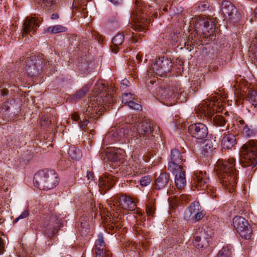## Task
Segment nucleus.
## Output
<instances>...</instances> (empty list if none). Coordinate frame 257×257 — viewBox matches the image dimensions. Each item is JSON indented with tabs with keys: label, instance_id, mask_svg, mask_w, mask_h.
Wrapping results in <instances>:
<instances>
[{
	"label": "nucleus",
	"instance_id": "15",
	"mask_svg": "<svg viewBox=\"0 0 257 257\" xmlns=\"http://www.w3.org/2000/svg\"><path fill=\"white\" fill-rule=\"evenodd\" d=\"M125 132V130L120 126L112 127L106 135L104 141L111 144L120 141L124 137Z\"/></svg>",
	"mask_w": 257,
	"mask_h": 257
},
{
	"label": "nucleus",
	"instance_id": "34",
	"mask_svg": "<svg viewBox=\"0 0 257 257\" xmlns=\"http://www.w3.org/2000/svg\"><path fill=\"white\" fill-rule=\"evenodd\" d=\"M89 88L90 86L88 85H85L76 93L75 97L77 99H79L84 97L88 92Z\"/></svg>",
	"mask_w": 257,
	"mask_h": 257
},
{
	"label": "nucleus",
	"instance_id": "38",
	"mask_svg": "<svg viewBox=\"0 0 257 257\" xmlns=\"http://www.w3.org/2000/svg\"><path fill=\"white\" fill-rule=\"evenodd\" d=\"M110 253L108 250H100L95 251V257H110Z\"/></svg>",
	"mask_w": 257,
	"mask_h": 257
},
{
	"label": "nucleus",
	"instance_id": "42",
	"mask_svg": "<svg viewBox=\"0 0 257 257\" xmlns=\"http://www.w3.org/2000/svg\"><path fill=\"white\" fill-rule=\"evenodd\" d=\"M14 103L15 101L13 99L6 101L3 105V109L5 111L8 110Z\"/></svg>",
	"mask_w": 257,
	"mask_h": 257
},
{
	"label": "nucleus",
	"instance_id": "45",
	"mask_svg": "<svg viewBox=\"0 0 257 257\" xmlns=\"http://www.w3.org/2000/svg\"><path fill=\"white\" fill-rule=\"evenodd\" d=\"M29 215V212L27 210L24 211L22 214L19 216L17 218H16L14 221V222H18L20 219L26 218Z\"/></svg>",
	"mask_w": 257,
	"mask_h": 257
},
{
	"label": "nucleus",
	"instance_id": "25",
	"mask_svg": "<svg viewBox=\"0 0 257 257\" xmlns=\"http://www.w3.org/2000/svg\"><path fill=\"white\" fill-rule=\"evenodd\" d=\"M34 1L46 10H54L56 8V0H34Z\"/></svg>",
	"mask_w": 257,
	"mask_h": 257
},
{
	"label": "nucleus",
	"instance_id": "56",
	"mask_svg": "<svg viewBox=\"0 0 257 257\" xmlns=\"http://www.w3.org/2000/svg\"><path fill=\"white\" fill-rule=\"evenodd\" d=\"M109 151H107V152H101L100 154V157L101 158V159L102 160H104L105 159V156L106 157V154Z\"/></svg>",
	"mask_w": 257,
	"mask_h": 257
},
{
	"label": "nucleus",
	"instance_id": "49",
	"mask_svg": "<svg viewBox=\"0 0 257 257\" xmlns=\"http://www.w3.org/2000/svg\"><path fill=\"white\" fill-rule=\"evenodd\" d=\"M5 251V244L3 239L0 237V255L3 254Z\"/></svg>",
	"mask_w": 257,
	"mask_h": 257
},
{
	"label": "nucleus",
	"instance_id": "59",
	"mask_svg": "<svg viewBox=\"0 0 257 257\" xmlns=\"http://www.w3.org/2000/svg\"><path fill=\"white\" fill-rule=\"evenodd\" d=\"M92 211L93 212H94V215H96V212H95V206H94V207H92Z\"/></svg>",
	"mask_w": 257,
	"mask_h": 257
},
{
	"label": "nucleus",
	"instance_id": "6",
	"mask_svg": "<svg viewBox=\"0 0 257 257\" xmlns=\"http://www.w3.org/2000/svg\"><path fill=\"white\" fill-rule=\"evenodd\" d=\"M26 70L30 77H35L40 74L47 62L39 56H32L25 59Z\"/></svg>",
	"mask_w": 257,
	"mask_h": 257
},
{
	"label": "nucleus",
	"instance_id": "43",
	"mask_svg": "<svg viewBox=\"0 0 257 257\" xmlns=\"http://www.w3.org/2000/svg\"><path fill=\"white\" fill-rule=\"evenodd\" d=\"M209 5L205 2L200 3L198 6V10L200 11H204L209 8Z\"/></svg>",
	"mask_w": 257,
	"mask_h": 257
},
{
	"label": "nucleus",
	"instance_id": "36",
	"mask_svg": "<svg viewBox=\"0 0 257 257\" xmlns=\"http://www.w3.org/2000/svg\"><path fill=\"white\" fill-rule=\"evenodd\" d=\"M231 250L228 247H223L219 251L216 257H230Z\"/></svg>",
	"mask_w": 257,
	"mask_h": 257
},
{
	"label": "nucleus",
	"instance_id": "22",
	"mask_svg": "<svg viewBox=\"0 0 257 257\" xmlns=\"http://www.w3.org/2000/svg\"><path fill=\"white\" fill-rule=\"evenodd\" d=\"M202 147V154L205 157H211L215 149L214 144L210 140H205Z\"/></svg>",
	"mask_w": 257,
	"mask_h": 257
},
{
	"label": "nucleus",
	"instance_id": "9",
	"mask_svg": "<svg viewBox=\"0 0 257 257\" xmlns=\"http://www.w3.org/2000/svg\"><path fill=\"white\" fill-rule=\"evenodd\" d=\"M213 27H215L214 21L204 17L197 19L194 25L196 33L198 35H205V37Z\"/></svg>",
	"mask_w": 257,
	"mask_h": 257
},
{
	"label": "nucleus",
	"instance_id": "23",
	"mask_svg": "<svg viewBox=\"0 0 257 257\" xmlns=\"http://www.w3.org/2000/svg\"><path fill=\"white\" fill-rule=\"evenodd\" d=\"M235 136L232 134H229L223 137L221 141V146L224 149H229L235 145Z\"/></svg>",
	"mask_w": 257,
	"mask_h": 257
},
{
	"label": "nucleus",
	"instance_id": "53",
	"mask_svg": "<svg viewBox=\"0 0 257 257\" xmlns=\"http://www.w3.org/2000/svg\"><path fill=\"white\" fill-rule=\"evenodd\" d=\"M87 177L88 180H94V174L91 172H88L87 174Z\"/></svg>",
	"mask_w": 257,
	"mask_h": 257
},
{
	"label": "nucleus",
	"instance_id": "2",
	"mask_svg": "<svg viewBox=\"0 0 257 257\" xmlns=\"http://www.w3.org/2000/svg\"><path fill=\"white\" fill-rule=\"evenodd\" d=\"M95 94L96 96L91 98L88 106L85 111V114L88 117L96 118L98 112H100L99 105H102L104 109H106L107 106L109 108L114 103V99L111 94L106 91V88L104 84L97 83L95 85Z\"/></svg>",
	"mask_w": 257,
	"mask_h": 257
},
{
	"label": "nucleus",
	"instance_id": "41",
	"mask_svg": "<svg viewBox=\"0 0 257 257\" xmlns=\"http://www.w3.org/2000/svg\"><path fill=\"white\" fill-rule=\"evenodd\" d=\"M57 231V229H56V228H52L51 227H50V228H49L48 229H46L45 230V233L48 235V236L49 238H51L53 235H54Z\"/></svg>",
	"mask_w": 257,
	"mask_h": 257
},
{
	"label": "nucleus",
	"instance_id": "44",
	"mask_svg": "<svg viewBox=\"0 0 257 257\" xmlns=\"http://www.w3.org/2000/svg\"><path fill=\"white\" fill-rule=\"evenodd\" d=\"M201 237L199 236H195L194 237V245L197 248H202L203 247V245L201 243H200L199 242L201 241Z\"/></svg>",
	"mask_w": 257,
	"mask_h": 257
},
{
	"label": "nucleus",
	"instance_id": "54",
	"mask_svg": "<svg viewBox=\"0 0 257 257\" xmlns=\"http://www.w3.org/2000/svg\"><path fill=\"white\" fill-rule=\"evenodd\" d=\"M197 206V207L199 206V205H198V202H193L191 204L190 206V209L192 210H194V211L195 210V208L194 209V208Z\"/></svg>",
	"mask_w": 257,
	"mask_h": 257
},
{
	"label": "nucleus",
	"instance_id": "60",
	"mask_svg": "<svg viewBox=\"0 0 257 257\" xmlns=\"http://www.w3.org/2000/svg\"><path fill=\"white\" fill-rule=\"evenodd\" d=\"M254 15L256 18H257V8L254 10Z\"/></svg>",
	"mask_w": 257,
	"mask_h": 257
},
{
	"label": "nucleus",
	"instance_id": "27",
	"mask_svg": "<svg viewBox=\"0 0 257 257\" xmlns=\"http://www.w3.org/2000/svg\"><path fill=\"white\" fill-rule=\"evenodd\" d=\"M243 134L247 138L253 137L257 133V130L251 125L245 124L242 126Z\"/></svg>",
	"mask_w": 257,
	"mask_h": 257
},
{
	"label": "nucleus",
	"instance_id": "51",
	"mask_svg": "<svg viewBox=\"0 0 257 257\" xmlns=\"http://www.w3.org/2000/svg\"><path fill=\"white\" fill-rule=\"evenodd\" d=\"M203 217V214L201 212H197L195 214L194 217L196 221H199Z\"/></svg>",
	"mask_w": 257,
	"mask_h": 257
},
{
	"label": "nucleus",
	"instance_id": "28",
	"mask_svg": "<svg viewBox=\"0 0 257 257\" xmlns=\"http://www.w3.org/2000/svg\"><path fill=\"white\" fill-rule=\"evenodd\" d=\"M67 31V28L61 25H55L53 27L47 28L45 32L50 34H57L59 33L65 32Z\"/></svg>",
	"mask_w": 257,
	"mask_h": 257
},
{
	"label": "nucleus",
	"instance_id": "24",
	"mask_svg": "<svg viewBox=\"0 0 257 257\" xmlns=\"http://www.w3.org/2000/svg\"><path fill=\"white\" fill-rule=\"evenodd\" d=\"M124 41V35L122 34H118L115 35L112 40L113 46L111 47L112 52L116 53L118 52L117 47L121 45Z\"/></svg>",
	"mask_w": 257,
	"mask_h": 257
},
{
	"label": "nucleus",
	"instance_id": "10",
	"mask_svg": "<svg viewBox=\"0 0 257 257\" xmlns=\"http://www.w3.org/2000/svg\"><path fill=\"white\" fill-rule=\"evenodd\" d=\"M221 11L224 17L227 18L230 22L235 23L239 21L240 14L230 2L228 1L222 2Z\"/></svg>",
	"mask_w": 257,
	"mask_h": 257
},
{
	"label": "nucleus",
	"instance_id": "30",
	"mask_svg": "<svg viewBox=\"0 0 257 257\" xmlns=\"http://www.w3.org/2000/svg\"><path fill=\"white\" fill-rule=\"evenodd\" d=\"M198 108L200 112L204 114L205 115H210L211 114L212 109L211 106L206 102H203L198 106Z\"/></svg>",
	"mask_w": 257,
	"mask_h": 257
},
{
	"label": "nucleus",
	"instance_id": "47",
	"mask_svg": "<svg viewBox=\"0 0 257 257\" xmlns=\"http://www.w3.org/2000/svg\"><path fill=\"white\" fill-rule=\"evenodd\" d=\"M88 123V120L86 118V116H84L83 120L81 119L79 122V126L80 127H85L87 125Z\"/></svg>",
	"mask_w": 257,
	"mask_h": 257
},
{
	"label": "nucleus",
	"instance_id": "18",
	"mask_svg": "<svg viewBox=\"0 0 257 257\" xmlns=\"http://www.w3.org/2000/svg\"><path fill=\"white\" fill-rule=\"evenodd\" d=\"M119 206L126 210H134L136 205L133 199L126 195H122L118 199Z\"/></svg>",
	"mask_w": 257,
	"mask_h": 257
},
{
	"label": "nucleus",
	"instance_id": "19",
	"mask_svg": "<svg viewBox=\"0 0 257 257\" xmlns=\"http://www.w3.org/2000/svg\"><path fill=\"white\" fill-rule=\"evenodd\" d=\"M115 181L113 176L105 175L102 176L99 178V188L106 191L110 189L114 184Z\"/></svg>",
	"mask_w": 257,
	"mask_h": 257
},
{
	"label": "nucleus",
	"instance_id": "63",
	"mask_svg": "<svg viewBox=\"0 0 257 257\" xmlns=\"http://www.w3.org/2000/svg\"><path fill=\"white\" fill-rule=\"evenodd\" d=\"M219 131L220 132L221 131H222V132L224 131V130H219Z\"/></svg>",
	"mask_w": 257,
	"mask_h": 257
},
{
	"label": "nucleus",
	"instance_id": "11",
	"mask_svg": "<svg viewBox=\"0 0 257 257\" xmlns=\"http://www.w3.org/2000/svg\"><path fill=\"white\" fill-rule=\"evenodd\" d=\"M209 181V176L205 171H197L192 179V187L197 190H207V192L209 193V190H212L210 187H208Z\"/></svg>",
	"mask_w": 257,
	"mask_h": 257
},
{
	"label": "nucleus",
	"instance_id": "7",
	"mask_svg": "<svg viewBox=\"0 0 257 257\" xmlns=\"http://www.w3.org/2000/svg\"><path fill=\"white\" fill-rule=\"evenodd\" d=\"M136 10L133 11L131 14L132 20L135 23L132 27L135 31H144L148 22L144 12H142L143 5L141 2L136 1Z\"/></svg>",
	"mask_w": 257,
	"mask_h": 257
},
{
	"label": "nucleus",
	"instance_id": "52",
	"mask_svg": "<svg viewBox=\"0 0 257 257\" xmlns=\"http://www.w3.org/2000/svg\"><path fill=\"white\" fill-rule=\"evenodd\" d=\"M164 93L165 94H162V98L165 99V101H166V105H168L167 102L169 100L170 97L172 96V95L173 94V93H171V95L166 94L165 92Z\"/></svg>",
	"mask_w": 257,
	"mask_h": 257
},
{
	"label": "nucleus",
	"instance_id": "58",
	"mask_svg": "<svg viewBox=\"0 0 257 257\" xmlns=\"http://www.w3.org/2000/svg\"><path fill=\"white\" fill-rule=\"evenodd\" d=\"M238 122H239V124H240V125H242L243 126V125H244L245 124V122H244V121L243 119H239V120H238Z\"/></svg>",
	"mask_w": 257,
	"mask_h": 257
},
{
	"label": "nucleus",
	"instance_id": "33",
	"mask_svg": "<svg viewBox=\"0 0 257 257\" xmlns=\"http://www.w3.org/2000/svg\"><path fill=\"white\" fill-rule=\"evenodd\" d=\"M211 119L214 124L216 126H223L226 123V120L224 117L220 115H215Z\"/></svg>",
	"mask_w": 257,
	"mask_h": 257
},
{
	"label": "nucleus",
	"instance_id": "12",
	"mask_svg": "<svg viewBox=\"0 0 257 257\" xmlns=\"http://www.w3.org/2000/svg\"><path fill=\"white\" fill-rule=\"evenodd\" d=\"M185 161L181 152L177 149H173L171 151L170 160L168 164V170L170 172L184 167L183 163Z\"/></svg>",
	"mask_w": 257,
	"mask_h": 257
},
{
	"label": "nucleus",
	"instance_id": "48",
	"mask_svg": "<svg viewBox=\"0 0 257 257\" xmlns=\"http://www.w3.org/2000/svg\"><path fill=\"white\" fill-rule=\"evenodd\" d=\"M40 123V125L43 126H46L49 124V120L46 117H42Z\"/></svg>",
	"mask_w": 257,
	"mask_h": 257
},
{
	"label": "nucleus",
	"instance_id": "35",
	"mask_svg": "<svg viewBox=\"0 0 257 257\" xmlns=\"http://www.w3.org/2000/svg\"><path fill=\"white\" fill-rule=\"evenodd\" d=\"M154 202L152 200L149 201L146 204V212L149 216H152L155 211Z\"/></svg>",
	"mask_w": 257,
	"mask_h": 257
},
{
	"label": "nucleus",
	"instance_id": "46",
	"mask_svg": "<svg viewBox=\"0 0 257 257\" xmlns=\"http://www.w3.org/2000/svg\"><path fill=\"white\" fill-rule=\"evenodd\" d=\"M71 119L74 121H80L81 119L80 115L77 112H74L71 114Z\"/></svg>",
	"mask_w": 257,
	"mask_h": 257
},
{
	"label": "nucleus",
	"instance_id": "4",
	"mask_svg": "<svg viewBox=\"0 0 257 257\" xmlns=\"http://www.w3.org/2000/svg\"><path fill=\"white\" fill-rule=\"evenodd\" d=\"M33 182L35 186L40 189H51L58 183V175L53 170H40L35 174Z\"/></svg>",
	"mask_w": 257,
	"mask_h": 257
},
{
	"label": "nucleus",
	"instance_id": "29",
	"mask_svg": "<svg viewBox=\"0 0 257 257\" xmlns=\"http://www.w3.org/2000/svg\"><path fill=\"white\" fill-rule=\"evenodd\" d=\"M247 100L254 107H257V92L254 90L249 91L247 95Z\"/></svg>",
	"mask_w": 257,
	"mask_h": 257
},
{
	"label": "nucleus",
	"instance_id": "31",
	"mask_svg": "<svg viewBox=\"0 0 257 257\" xmlns=\"http://www.w3.org/2000/svg\"><path fill=\"white\" fill-rule=\"evenodd\" d=\"M68 154L71 158L75 160L80 159L82 156L81 151L76 148H71L69 149Z\"/></svg>",
	"mask_w": 257,
	"mask_h": 257
},
{
	"label": "nucleus",
	"instance_id": "21",
	"mask_svg": "<svg viewBox=\"0 0 257 257\" xmlns=\"http://www.w3.org/2000/svg\"><path fill=\"white\" fill-rule=\"evenodd\" d=\"M124 152L120 149L109 151L106 154V158L111 162L115 163L123 159Z\"/></svg>",
	"mask_w": 257,
	"mask_h": 257
},
{
	"label": "nucleus",
	"instance_id": "17",
	"mask_svg": "<svg viewBox=\"0 0 257 257\" xmlns=\"http://www.w3.org/2000/svg\"><path fill=\"white\" fill-rule=\"evenodd\" d=\"M175 174V182L176 186L179 190H181L184 188L186 184V179L185 176V171L184 167L172 172Z\"/></svg>",
	"mask_w": 257,
	"mask_h": 257
},
{
	"label": "nucleus",
	"instance_id": "1",
	"mask_svg": "<svg viewBox=\"0 0 257 257\" xmlns=\"http://www.w3.org/2000/svg\"><path fill=\"white\" fill-rule=\"evenodd\" d=\"M134 127L136 128L137 135L131 139V146L148 149L156 147L159 138L153 135V125L148 120H138Z\"/></svg>",
	"mask_w": 257,
	"mask_h": 257
},
{
	"label": "nucleus",
	"instance_id": "13",
	"mask_svg": "<svg viewBox=\"0 0 257 257\" xmlns=\"http://www.w3.org/2000/svg\"><path fill=\"white\" fill-rule=\"evenodd\" d=\"M173 64L170 59L167 57L159 58L153 69L154 72L160 76H165L167 73L172 70Z\"/></svg>",
	"mask_w": 257,
	"mask_h": 257
},
{
	"label": "nucleus",
	"instance_id": "3",
	"mask_svg": "<svg viewBox=\"0 0 257 257\" xmlns=\"http://www.w3.org/2000/svg\"><path fill=\"white\" fill-rule=\"evenodd\" d=\"M215 170L220 183L231 192L236 186L238 171L235 168V160L232 158L219 159Z\"/></svg>",
	"mask_w": 257,
	"mask_h": 257
},
{
	"label": "nucleus",
	"instance_id": "37",
	"mask_svg": "<svg viewBox=\"0 0 257 257\" xmlns=\"http://www.w3.org/2000/svg\"><path fill=\"white\" fill-rule=\"evenodd\" d=\"M133 95L131 93H125L122 95V103L129 104L132 101Z\"/></svg>",
	"mask_w": 257,
	"mask_h": 257
},
{
	"label": "nucleus",
	"instance_id": "61",
	"mask_svg": "<svg viewBox=\"0 0 257 257\" xmlns=\"http://www.w3.org/2000/svg\"><path fill=\"white\" fill-rule=\"evenodd\" d=\"M137 42V40H135V38H133V43H136Z\"/></svg>",
	"mask_w": 257,
	"mask_h": 257
},
{
	"label": "nucleus",
	"instance_id": "50",
	"mask_svg": "<svg viewBox=\"0 0 257 257\" xmlns=\"http://www.w3.org/2000/svg\"><path fill=\"white\" fill-rule=\"evenodd\" d=\"M129 84L130 82L127 79H124L121 81V87L124 89L129 85Z\"/></svg>",
	"mask_w": 257,
	"mask_h": 257
},
{
	"label": "nucleus",
	"instance_id": "57",
	"mask_svg": "<svg viewBox=\"0 0 257 257\" xmlns=\"http://www.w3.org/2000/svg\"><path fill=\"white\" fill-rule=\"evenodd\" d=\"M51 19L57 20L59 18V15L57 13H54L51 15Z\"/></svg>",
	"mask_w": 257,
	"mask_h": 257
},
{
	"label": "nucleus",
	"instance_id": "20",
	"mask_svg": "<svg viewBox=\"0 0 257 257\" xmlns=\"http://www.w3.org/2000/svg\"><path fill=\"white\" fill-rule=\"evenodd\" d=\"M170 181V175L167 173H161L156 179L155 183V188L157 190L164 188Z\"/></svg>",
	"mask_w": 257,
	"mask_h": 257
},
{
	"label": "nucleus",
	"instance_id": "5",
	"mask_svg": "<svg viewBox=\"0 0 257 257\" xmlns=\"http://www.w3.org/2000/svg\"><path fill=\"white\" fill-rule=\"evenodd\" d=\"M240 163L243 167L257 165V140H250L243 144L240 151Z\"/></svg>",
	"mask_w": 257,
	"mask_h": 257
},
{
	"label": "nucleus",
	"instance_id": "32",
	"mask_svg": "<svg viewBox=\"0 0 257 257\" xmlns=\"http://www.w3.org/2000/svg\"><path fill=\"white\" fill-rule=\"evenodd\" d=\"M98 249L102 250H107L106 249L105 243L103 239V237L101 234L98 236V238L95 241V251H98Z\"/></svg>",
	"mask_w": 257,
	"mask_h": 257
},
{
	"label": "nucleus",
	"instance_id": "8",
	"mask_svg": "<svg viewBox=\"0 0 257 257\" xmlns=\"http://www.w3.org/2000/svg\"><path fill=\"white\" fill-rule=\"evenodd\" d=\"M233 226L236 232L244 239H250L252 236V229L248 221L242 216H237L232 220Z\"/></svg>",
	"mask_w": 257,
	"mask_h": 257
},
{
	"label": "nucleus",
	"instance_id": "14",
	"mask_svg": "<svg viewBox=\"0 0 257 257\" xmlns=\"http://www.w3.org/2000/svg\"><path fill=\"white\" fill-rule=\"evenodd\" d=\"M188 132L192 137L201 140H204L208 134L207 126L200 122L190 125L188 127Z\"/></svg>",
	"mask_w": 257,
	"mask_h": 257
},
{
	"label": "nucleus",
	"instance_id": "26",
	"mask_svg": "<svg viewBox=\"0 0 257 257\" xmlns=\"http://www.w3.org/2000/svg\"><path fill=\"white\" fill-rule=\"evenodd\" d=\"M249 57L257 63V34L254 38V40L251 41V46L249 49Z\"/></svg>",
	"mask_w": 257,
	"mask_h": 257
},
{
	"label": "nucleus",
	"instance_id": "55",
	"mask_svg": "<svg viewBox=\"0 0 257 257\" xmlns=\"http://www.w3.org/2000/svg\"><path fill=\"white\" fill-rule=\"evenodd\" d=\"M191 87H193V90L194 91V92H196V91H198V90L199 89H200L201 86H200V84H198V82H197L196 86H194V85L193 86H192Z\"/></svg>",
	"mask_w": 257,
	"mask_h": 257
},
{
	"label": "nucleus",
	"instance_id": "62",
	"mask_svg": "<svg viewBox=\"0 0 257 257\" xmlns=\"http://www.w3.org/2000/svg\"><path fill=\"white\" fill-rule=\"evenodd\" d=\"M140 57H141V56H140V55H139V54H138V55H137V58L138 59H140Z\"/></svg>",
	"mask_w": 257,
	"mask_h": 257
},
{
	"label": "nucleus",
	"instance_id": "16",
	"mask_svg": "<svg viewBox=\"0 0 257 257\" xmlns=\"http://www.w3.org/2000/svg\"><path fill=\"white\" fill-rule=\"evenodd\" d=\"M39 24L40 21L38 18H27L23 24V36L31 33H34L39 27Z\"/></svg>",
	"mask_w": 257,
	"mask_h": 257
},
{
	"label": "nucleus",
	"instance_id": "40",
	"mask_svg": "<svg viewBox=\"0 0 257 257\" xmlns=\"http://www.w3.org/2000/svg\"><path fill=\"white\" fill-rule=\"evenodd\" d=\"M151 180L149 176H145L142 178L140 180L141 185L143 186H146L151 183Z\"/></svg>",
	"mask_w": 257,
	"mask_h": 257
},
{
	"label": "nucleus",
	"instance_id": "39",
	"mask_svg": "<svg viewBox=\"0 0 257 257\" xmlns=\"http://www.w3.org/2000/svg\"><path fill=\"white\" fill-rule=\"evenodd\" d=\"M128 106L131 109L137 110H141L142 109V107L141 104L133 100L131 102H130Z\"/></svg>",
	"mask_w": 257,
	"mask_h": 257
}]
</instances>
